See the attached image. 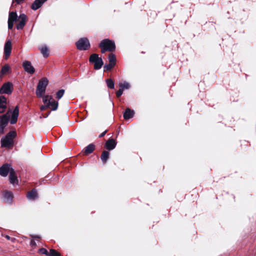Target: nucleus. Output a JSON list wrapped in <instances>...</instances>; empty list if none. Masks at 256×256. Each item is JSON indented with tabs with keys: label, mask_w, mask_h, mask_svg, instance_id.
<instances>
[{
	"label": "nucleus",
	"mask_w": 256,
	"mask_h": 256,
	"mask_svg": "<svg viewBox=\"0 0 256 256\" xmlns=\"http://www.w3.org/2000/svg\"><path fill=\"white\" fill-rule=\"evenodd\" d=\"M16 134L15 131H10L0 140L1 146L2 148H10L14 144V140L16 137Z\"/></svg>",
	"instance_id": "1"
},
{
	"label": "nucleus",
	"mask_w": 256,
	"mask_h": 256,
	"mask_svg": "<svg viewBox=\"0 0 256 256\" xmlns=\"http://www.w3.org/2000/svg\"><path fill=\"white\" fill-rule=\"evenodd\" d=\"M48 84V80L46 78H43L39 80L36 90V94L38 97L40 98L43 96Z\"/></svg>",
	"instance_id": "2"
},
{
	"label": "nucleus",
	"mask_w": 256,
	"mask_h": 256,
	"mask_svg": "<svg viewBox=\"0 0 256 256\" xmlns=\"http://www.w3.org/2000/svg\"><path fill=\"white\" fill-rule=\"evenodd\" d=\"M43 102L44 104L48 105L52 110H56L58 108V102L54 100L52 96L49 95L44 96L42 98Z\"/></svg>",
	"instance_id": "3"
},
{
	"label": "nucleus",
	"mask_w": 256,
	"mask_h": 256,
	"mask_svg": "<svg viewBox=\"0 0 256 256\" xmlns=\"http://www.w3.org/2000/svg\"><path fill=\"white\" fill-rule=\"evenodd\" d=\"M89 61L90 62L94 64V68L96 70H100L104 64L102 58L98 57V55L96 54H92L90 56Z\"/></svg>",
	"instance_id": "4"
},
{
	"label": "nucleus",
	"mask_w": 256,
	"mask_h": 256,
	"mask_svg": "<svg viewBox=\"0 0 256 256\" xmlns=\"http://www.w3.org/2000/svg\"><path fill=\"white\" fill-rule=\"evenodd\" d=\"M78 50H86L90 47L89 40L87 38H82L76 43Z\"/></svg>",
	"instance_id": "5"
},
{
	"label": "nucleus",
	"mask_w": 256,
	"mask_h": 256,
	"mask_svg": "<svg viewBox=\"0 0 256 256\" xmlns=\"http://www.w3.org/2000/svg\"><path fill=\"white\" fill-rule=\"evenodd\" d=\"M100 47H104L109 52H113L115 50L116 46L114 42L108 39L102 40L99 44Z\"/></svg>",
	"instance_id": "6"
},
{
	"label": "nucleus",
	"mask_w": 256,
	"mask_h": 256,
	"mask_svg": "<svg viewBox=\"0 0 256 256\" xmlns=\"http://www.w3.org/2000/svg\"><path fill=\"white\" fill-rule=\"evenodd\" d=\"M13 90V85L10 82L4 83L0 88V94H10Z\"/></svg>",
	"instance_id": "7"
},
{
	"label": "nucleus",
	"mask_w": 256,
	"mask_h": 256,
	"mask_svg": "<svg viewBox=\"0 0 256 256\" xmlns=\"http://www.w3.org/2000/svg\"><path fill=\"white\" fill-rule=\"evenodd\" d=\"M9 118L6 114L0 116V134L4 133V130L8 124Z\"/></svg>",
	"instance_id": "8"
},
{
	"label": "nucleus",
	"mask_w": 256,
	"mask_h": 256,
	"mask_svg": "<svg viewBox=\"0 0 256 256\" xmlns=\"http://www.w3.org/2000/svg\"><path fill=\"white\" fill-rule=\"evenodd\" d=\"M12 46L10 40H8L4 44V57L7 60L10 55Z\"/></svg>",
	"instance_id": "9"
},
{
	"label": "nucleus",
	"mask_w": 256,
	"mask_h": 256,
	"mask_svg": "<svg viewBox=\"0 0 256 256\" xmlns=\"http://www.w3.org/2000/svg\"><path fill=\"white\" fill-rule=\"evenodd\" d=\"M26 20V14H22L19 16L18 22L16 24V28L18 30H22L24 26Z\"/></svg>",
	"instance_id": "10"
},
{
	"label": "nucleus",
	"mask_w": 256,
	"mask_h": 256,
	"mask_svg": "<svg viewBox=\"0 0 256 256\" xmlns=\"http://www.w3.org/2000/svg\"><path fill=\"white\" fill-rule=\"evenodd\" d=\"M11 166L8 164H3L0 168V175L2 176H8V172L11 170Z\"/></svg>",
	"instance_id": "11"
},
{
	"label": "nucleus",
	"mask_w": 256,
	"mask_h": 256,
	"mask_svg": "<svg viewBox=\"0 0 256 256\" xmlns=\"http://www.w3.org/2000/svg\"><path fill=\"white\" fill-rule=\"evenodd\" d=\"M22 66L24 70L28 73L33 74L35 72L34 68L32 66L31 62L29 61L26 60L24 62Z\"/></svg>",
	"instance_id": "12"
},
{
	"label": "nucleus",
	"mask_w": 256,
	"mask_h": 256,
	"mask_svg": "<svg viewBox=\"0 0 256 256\" xmlns=\"http://www.w3.org/2000/svg\"><path fill=\"white\" fill-rule=\"evenodd\" d=\"M7 108V99L4 96H0V114L6 112Z\"/></svg>",
	"instance_id": "13"
},
{
	"label": "nucleus",
	"mask_w": 256,
	"mask_h": 256,
	"mask_svg": "<svg viewBox=\"0 0 256 256\" xmlns=\"http://www.w3.org/2000/svg\"><path fill=\"white\" fill-rule=\"evenodd\" d=\"M18 114H19V109L18 106H16L15 108H14L12 114V118L10 121V123L12 124H15L18 120Z\"/></svg>",
	"instance_id": "14"
},
{
	"label": "nucleus",
	"mask_w": 256,
	"mask_h": 256,
	"mask_svg": "<svg viewBox=\"0 0 256 256\" xmlns=\"http://www.w3.org/2000/svg\"><path fill=\"white\" fill-rule=\"evenodd\" d=\"M116 144L115 140L113 138H111L106 142L105 147L108 150H114L116 148Z\"/></svg>",
	"instance_id": "15"
},
{
	"label": "nucleus",
	"mask_w": 256,
	"mask_h": 256,
	"mask_svg": "<svg viewBox=\"0 0 256 256\" xmlns=\"http://www.w3.org/2000/svg\"><path fill=\"white\" fill-rule=\"evenodd\" d=\"M9 178L10 184H14L18 183V180L17 176L16 175L15 171L13 168H11V170L10 173Z\"/></svg>",
	"instance_id": "16"
},
{
	"label": "nucleus",
	"mask_w": 256,
	"mask_h": 256,
	"mask_svg": "<svg viewBox=\"0 0 256 256\" xmlns=\"http://www.w3.org/2000/svg\"><path fill=\"white\" fill-rule=\"evenodd\" d=\"M3 198L6 202L11 203L13 198L12 193L11 192L5 191L3 194Z\"/></svg>",
	"instance_id": "17"
},
{
	"label": "nucleus",
	"mask_w": 256,
	"mask_h": 256,
	"mask_svg": "<svg viewBox=\"0 0 256 256\" xmlns=\"http://www.w3.org/2000/svg\"><path fill=\"white\" fill-rule=\"evenodd\" d=\"M44 2L42 0H35L32 4L31 8L33 10H36L40 8Z\"/></svg>",
	"instance_id": "18"
},
{
	"label": "nucleus",
	"mask_w": 256,
	"mask_h": 256,
	"mask_svg": "<svg viewBox=\"0 0 256 256\" xmlns=\"http://www.w3.org/2000/svg\"><path fill=\"white\" fill-rule=\"evenodd\" d=\"M134 115V111L129 108H127L124 113V118L126 120L132 118Z\"/></svg>",
	"instance_id": "19"
},
{
	"label": "nucleus",
	"mask_w": 256,
	"mask_h": 256,
	"mask_svg": "<svg viewBox=\"0 0 256 256\" xmlns=\"http://www.w3.org/2000/svg\"><path fill=\"white\" fill-rule=\"evenodd\" d=\"M27 197L30 200H34L38 198V194L36 190H32L28 192L27 194Z\"/></svg>",
	"instance_id": "20"
},
{
	"label": "nucleus",
	"mask_w": 256,
	"mask_h": 256,
	"mask_svg": "<svg viewBox=\"0 0 256 256\" xmlns=\"http://www.w3.org/2000/svg\"><path fill=\"white\" fill-rule=\"evenodd\" d=\"M110 154L108 151L104 150L101 155V160L104 164H106L109 158Z\"/></svg>",
	"instance_id": "21"
},
{
	"label": "nucleus",
	"mask_w": 256,
	"mask_h": 256,
	"mask_svg": "<svg viewBox=\"0 0 256 256\" xmlns=\"http://www.w3.org/2000/svg\"><path fill=\"white\" fill-rule=\"evenodd\" d=\"M95 146L94 144H90L86 146L84 150V153L86 154H91L94 150Z\"/></svg>",
	"instance_id": "22"
},
{
	"label": "nucleus",
	"mask_w": 256,
	"mask_h": 256,
	"mask_svg": "<svg viewBox=\"0 0 256 256\" xmlns=\"http://www.w3.org/2000/svg\"><path fill=\"white\" fill-rule=\"evenodd\" d=\"M18 18L17 14L16 12H12L9 13L8 21L14 22Z\"/></svg>",
	"instance_id": "23"
},
{
	"label": "nucleus",
	"mask_w": 256,
	"mask_h": 256,
	"mask_svg": "<svg viewBox=\"0 0 256 256\" xmlns=\"http://www.w3.org/2000/svg\"><path fill=\"white\" fill-rule=\"evenodd\" d=\"M40 52H41V53L43 55V56L44 58H47L48 56V55H49V54H48V48L46 46H42L41 48Z\"/></svg>",
	"instance_id": "24"
},
{
	"label": "nucleus",
	"mask_w": 256,
	"mask_h": 256,
	"mask_svg": "<svg viewBox=\"0 0 256 256\" xmlns=\"http://www.w3.org/2000/svg\"><path fill=\"white\" fill-rule=\"evenodd\" d=\"M10 70V66L8 64H4L1 70V74L4 75L8 72Z\"/></svg>",
	"instance_id": "25"
},
{
	"label": "nucleus",
	"mask_w": 256,
	"mask_h": 256,
	"mask_svg": "<svg viewBox=\"0 0 256 256\" xmlns=\"http://www.w3.org/2000/svg\"><path fill=\"white\" fill-rule=\"evenodd\" d=\"M108 60L110 64H116V56L114 54H110L108 56Z\"/></svg>",
	"instance_id": "26"
},
{
	"label": "nucleus",
	"mask_w": 256,
	"mask_h": 256,
	"mask_svg": "<svg viewBox=\"0 0 256 256\" xmlns=\"http://www.w3.org/2000/svg\"><path fill=\"white\" fill-rule=\"evenodd\" d=\"M107 86L108 88L113 89L114 87V84L112 79H108L106 80Z\"/></svg>",
	"instance_id": "27"
},
{
	"label": "nucleus",
	"mask_w": 256,
	"mask_h": 256,
	"mask_svg": "<svg viewBox=\"0 0 256 256\" xmlns=\"http://www.w3.org/2000/svg\"><path fill=\"white\" fill-rule=\"evenodd\" d=\"M120 87L123 90L124 89L128 90L130 88V84L127 82H124L120 84Z\"/></svg>",
	"instance_id": "28"
},
{
	"label": "nucleus",
	"mask_w": 256,
	"mask_h": 256,
	"mask_svg": "<svg viewBox=\"0 0 256 256\" xmlns=\"http://www.w3.org/2000/svg\"><path fill=\"white\" fill-rule=\"evenodd\" d=\"M64 93V90L63 89L59 90L56 94V98L58 100L60 99Z\"/></svg>",
	"instance_id": "29"
},
{
	"label": "nucleus",
	"mask_w": 256,
	"mask_h": 256,
	"mask_svg": "<svg viewBox=\"0 0 256 256\" xmlns=\"http://www.w3.org/2000/svg\"><path fill=\"white\" fill-rule=\"evenodd\" d=\"M48 256H60V254L54 249H50Z\"/></svg>",
	"instance_id": "30"
},
{
	"label": "nucleus",
	"mask_w": 256,
	"mask_h": 256,
	"mask_svg": "<svg viewBox=\"0 0 256 256\" xmlns=\"http://www.w3.org/2000/svg\"><path fill=\"white\" fill-rule=\"evenodd\" d=\"M115 65L112 64H110L109 62L108 64H106L104 66V70H110Z\"/></svg>",
	"instance_id": "31"
},
{
	"label": "nucleus",
	"mask_w": 256,
	"mask_h": 256,
	"mask_svg": "<svg viewBox=\"0 0 256 256\" xmlns=\"http://www.w3.org/2000/svg\"><path fill=\"white\" fill-rule=\"evenodd\" d=\"M39 252L42 254H44L48 256L49 252L44 248H41L39 250Z\"/></svg>",
	"instance_id": "32"
},
{
	"label": "nucleus",
	"mask_w": 256,
	"mask_h": 256,
	"mask_svg": "<svg viewBox=\"0 0 256 256\" xmlns=\"http://www.w3.org/2000/svg\"><path fill=\"white\" fill-rule=\"evenodd\" d=\"M123 91H124V90L120 87V89L116 92V96L118 98H119L120 96L122 94H123Z\"/></svg>",
	"instance_id": "33"
},
{
	"label": "nucleus",
	"mask_w": 256,
	"mask_h": 256,
	"mask_svg": "<svg viewBox=\"0 0 256 256\" xmlns=\"http://www.w3.org/2000/svg\"><path fill=\"white\" fill-rule=\"evenodd\" d=\"M14 22H12L8 21V28L9 29H12L14 26Z\"/></svg>",
	"instance_id": "34"
},
{
	"label": "nucleus",
	"mask_w": 256,
	"mask_h": 256,
	"mask_svg": "<svg viewBox=\"0 0 256 256\" xmlns=\"http://www.w3.org/2000/svg\"><path fill=\"white\" fill-rule=\"evenodd\" d=\"M48 107V105L45 104L44 106H40V108L41 110L43 111V110H45Z\"/></svg>",
	"instance_id": "35"
},
{
	"label": "nucleus",
	"mask_w": 256,
	"mask_h": 256,
	"mask_svg": "<svg viewBox=\"0 0 256 256\" xmlns=\"http://www.w3.org/2000/svg\"><path fill=\"white\" fill-rule=\"evenodd\" d=\"M24 0H14L13 2H14L17 4H22Z\"/></svg>",
	"instance_id": "36"
},
{
	"label": "nucleus",
	"mask_w": 256,
	"mask_h": 256,
	"mask_svg": "<svg viewBox=\"0 0 256 256\" xmlns=\"http://www.w3.org/2000/svg\"><path fill=\"white\" fill-rule=\"evenodd\" d=\"M100 48H102L101 52L102 54L104 53L106 51H108V50H107V48H106L104 47H100Z\"/></svg>",
	"instance_id": "37"
},
{
	"label": "nucleus",
	"mask_w": 256,
	"mask_h": 256,
	"mask_svg": "<svg viewBox=\"0 0 256 256\" xmlns=\"http://www.w3.org/2000/svg\"><path fill=\"white\" fill-rule=\"evenodd\" d=\"M30 245L32 246H36V242L34 240H32L30 242Z\"/></svg>",
	"instance_id": "38"
},
{
	"label": "nucleus",
	"mask_w": 256,
	"mask_h": 256,
	"mask_svg": "<svg viewBox=\"0 0 256 256\" xmlns=\"http://www.w3.org/2000/svg\"><path fill=\"white\" fill-rule=\"evenodd\" d=\"M106 132H107V130H105L104 132H102V134L99 136V137H100V138H102V137L104 136L106 134Z\"/></svg>",
	"instance_id": "39"
},
{
	"label": "nucleus",
	"mask_w": 256,
	"mask_h": 256,
	"mask_svg": "<svg viewBox=\"0 0 256 256\" xmlns=\"http://www.w3.org/2000/svg\"><path fill=\"white\" fill-rule=\"evenodd\" d=\"M32 237L35 238H40V237L38 236H33Z\"/></svg>",
	"instance_id": "40"
},
{
	"label": "nucleus",
	"mask_w": 256,
	"mask_h": 256,
	"mask_svg": "<svg viewBox=\"0 0 256 256\" xmlns=\"http://www.w3.org/2000/svg\"><path fill=\"white\" fill-rule=\"evenodd\" d=\"M6 238L8 240H10V236H8V235H6Z\"/></svg>",
	"instance_id": "41"
},
{
	"label": "nucleus",
	"mask_w": 256,
	"mask_h": 256,
	"mask_svg": "<svg viewBox=\"0 0 256 256\" xmlns=\"http://www.w3.org/2000/svg\"><path fill=\"white\" fill-rule=\"evenodd\" d=\"M44 2L47 0H42Z\"/></svg>",
	"instance_id": "42"
}]
</instances>
